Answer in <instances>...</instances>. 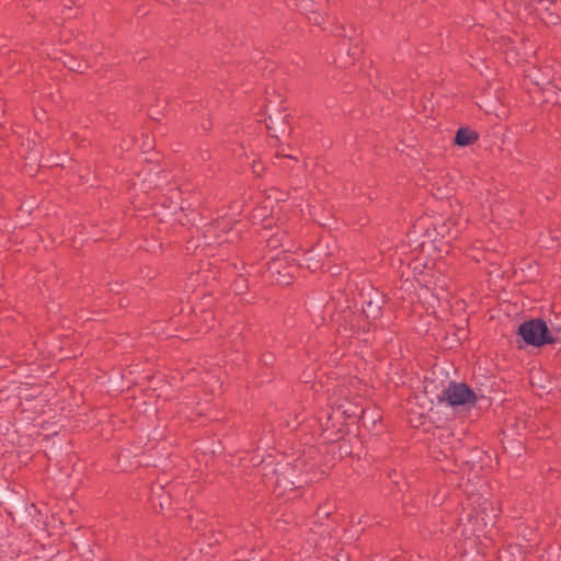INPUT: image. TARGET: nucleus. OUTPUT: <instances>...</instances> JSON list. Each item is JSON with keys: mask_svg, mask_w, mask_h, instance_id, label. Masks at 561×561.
I'll return each mask as SVG.
<instances>
[{"mask_svg": "<svg viewBox=\"0 0 561 561\" xmlns=\"http://www.w3.org/2000/svg\"><path fill=\"white\" fill-rule=\"evenodd\" d=\"M438 398L442 402H446L454 408L470 407L474 404L477 400L476 393L470 390L467 385L456 382L449 383Z\"/></svg>", "mask_w": 561, "mask_h": 561, "instance_id": "obj_2", "label": "nucleus"}, {"mask_svg": "<svg viewBox=\"0 0 561 561\" xmlns=\"http://www.w3.org/2000/svg\"><path fill=\"white\" fill-rule=\"evenodd\" d=\"M364 312H365V314L367 317L376 318L379 314V307L378 306H374L373 301H369L367 304V307L364 308Z\"/></svg>", "mask_w": 561, "mask_h": 561, "instance_id": "obj_5", "label": "nucleus"}, {"mask_svg": "<svg viewBox=\"0 0 561 561\" xmlns=\"http://www.w3.org/2000/svg\"><path fill=\"white\" fill-rule=\"evenodd\" d=\"M477 515L479 516H477L474 520L470 516L469 522L463 526L462 534L465 536H471L477 531H481L489 524H493L496 517L494 508L486 499L479 503V513H477Z\"/></svg>", "mask_w": 561, "mask_h": 561, "instance_id": "obj_3", "label": "nucleus"}, {"mask_svg": "<svg viewBox=\"0 0 561 561\" xmlns=\"http://www.w3.org/2000/svg\"><path fill=\"white\" fill-rule=\"evenodd\" d=\"M518 332L527 344L534 346H541L559 340V336H552V334L549 333V329L542 320L527 321L519 327Z\"/></svg>", "mask_w": 561, "mask_h": 561, "instance_id": "obj_1", "label": "nucleus"}, {"mask_svg": "<svg viewBox=\"0 0 561 561\" xmlns=\"http://www.w3.org/2000/svg\"><path fill=\"white\" fill-rule=\"evenodd\" d=\"M477 134L469 128H459L455 137V144L458 146H468L477 140Z\"/></svg>", "mask_w": 561, "mask_h": 561, "instance_id": "obj_4", "label": "nucleus"}, {"mask_svg": "<svg viewBox=\"0 0 561 561\" xmlns=\"http://www.w3.org/2000/svg\"><path fill=\"white\" fill-rule=\"evenodd\" d=\"M480 502H481V501L479 500L478 504H479ZM473 511H477V512H476V516L473 517V516H472V513H469V514H468V519L470 518V516H471L473 519L478 516V515H477V513H479V506H478V507H473Z\"/></svg>", "mask_w": 561, "mask_h": 561, "instance_id": "obj_7", "label": "nucleus"}, {"mask_svg": "<svg viewBox=\"0 0 561 561\" xmlns=\"http://www.w3.org/2000/svg\"><path fill=\"white\" fill-rule=\"evenodd\" d=\"M549 333H551L552 336H559V340L556 342H561V324L558 327H552V329L549 330Z\"/></svg>", "mask_w": 561, "mask_h": 561, "instance_id": "obj_6", "label": "nucleus"}]
</instances>
